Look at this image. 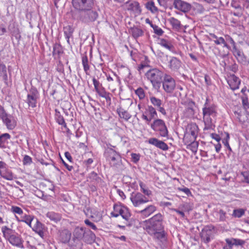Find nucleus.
Returning a JSON list of instances; mask_svg holds the SVG:
<instances>
[{
	"mask_svg": "<svg viewBox=\"0 0 249 249\" xmlns=\"http://www.w3.org/2000/svg\"><path fill=\"white\" fill-rule=\"evenodd\" d=\"M203 120L205 126L204 131L213 130L215 127L217 116L216 107L213 104L208 103L207 99L202 108Z\"/></svg>",
	"mask_w": 249,
	"mask_h": 249,
	"instance_id": "1",
	"label": "nucleus"
},
{
	"mask_svg": "<svg viewBox=\"0 0 249 249\" xmlns=\"http://www.w3.org/2000/svg\"><path fill=\"white\" fill-rule=\"evenodd\" d=\"M1 231L5 239L12 246L22 249H24L23 239L15 230L4 226L2 227Z\"/></svg>",
	"mask_w": 249,
	"mask_h": 249,
	"instance_id": "2",
	"label": "nucleus"
},
{
	"mask_svg": "<svg viewBox=\"0 0 249 249\" xmlns=\"http://www.w3.org/2000/svg\"><path fill=\"white\" fill-rule=\"evenodd\" d=\"M163 215L160 213L154 215L153 217L145 221L144 229L148 233H155L156 231L163 230Z\"/></svg>",
	"mask_w": 249,
	"mask_h": 249,
	"instance_id": "3",
	"label": "nucleus"
},
{
	"mask_svg": "<svg viewBox=\"0 0 249 249\" xmlns=\"http://www.w3.org/2000/svg\"><path fill=\"white\" fill-rule=\"evenodd\" d=\"M165 75L166 74L162 71L156 68L150 69L145 73L146 78L155 88L160 87Z\"/></svg>",
	"mask_w": 249,
	"mask_h": 249,
	"instance_id": "4",
	"label": "nucleus"
},
{
	"mask_svg": "<svg viewBox=\"0 0 249 249\" xmlns=\"http://www.w3.org/2000/svg\"><path fill=\"white\" fill-rule=\"evenodd\" d=\"M105 156L110 165L116 168H120L122 166V157L120 154L112 148L106 149Z\"/></svg>",
	"mask_w": 249,
	"mask_h": 249,
	"instance_id": "5",
	"label": "nucleus"
},
{
	"mask_svg": "<svg viewBox=\"0 0 249 249\" xmlns=\"http://www.w3.org/2000/svg\"><path fill=\"white\" fill-rule=\"evenodd\" d=\"M98 17L97 11L93 8H90L79 12L77 19L83 22L89 23L94 22Z\"/></svg>",
	"mask_w": 249,
	"mask_h": 249,
	"instance_id": "6",
	"label": "nucleus"
},
{
	"mask_svg": "<svg viewBox=\"0 0 249 249\" xmlns=\"http://www.w3.org/2000/svg\"><path fill=\"white\" fill-rule=\"evenodd\" d=\"M151 127L155 131L159 132L160 136L167 137L168 131L164 122L160 119L155 120L150 125Z\"/></svg>",
	"mask_w": 249,
	"mask_h": 249,
	"instance_id": "7",
	"label": "nucleus"
},
{
	"mask_svg": "<svg viewBox=\"0 0 249 249\" xmlns=\"http://www.w3.org/2000/svg\"><path fill=\"white\" fill-rule=\"evenodd\" d=\"M111 215L115 217L121 215L126 220H128L131 215L128 209L126 207L116 204L114 205L113 211L111 212Z\"/></svg>",
	"mask_w": 249,
	"mask_h": 249,
	"instance_id": "8",
	"label": "nucleus"
},
{
	"mask_svg": "<svg viewBox=\"0 0 249 249\" xmlns=\"http://www.w3.org/2000/svg\"><path fill=\"white\" fill-rule=\"evenodd\" d=\"M73 7L79 12L94 7V0H72Z\"/></svg>",
	"mask_w": 249,
	"mask_h": 249,
	"instance_id": "9",
	"label": "nucleus"
},
{
	"mask_svg": "<svg viewBox=\"0 0 249 249\" xmlns=\"http://www.w3.org/2000/svg\"><path fill=\"white\" fill-rule=\"evenodd\" d=\"M130 199L135 207H139L142 204L149 201L147 197L139 192L131 193Z\"/></svg>",
	"mask_w": 249,
	"mask_h": 249,
	"instance_id": "10",
	"label": "nucleus"
},
{
	"mask_svg": "<svg viewBox=\"0 0 249 249\" xmlns=\"http://www.w3.org/2000/svg\"><path fill=\"white\" fill-rule=\"evenodd\" d=\"M39 94L36 88L32 87L29 90L27 96L26 102L29 107L33 108L36 106L37 100L39 98Z\"/></svg>",
	"mask_w": 249,
	"mask_h": 249,
	"instance_id": "11",
	"label": "nucleus"
},
{
	"mask_svg": "<svg viewBox=\"0 0 249 249\" xmlns=\"http://www.w3.org/2000/svg\"><path fill=\"white\" fill-rule=\"evenodd\" d=\"M214 227L212 225L205 226L200 233L201 239L205 243H208L210 242L211 238H213L214 233Z\"/></svg>",
	"mask_w": 249,
	"mask_h": 249,
	"instance_id": "12",
	"label": "nucleus"
},
{
	"mask_svg": "<svg viewBox=\"0 0 249 249\" xmlns=\"http://www.w3.org/2000/svg\"><path fill=\"white\" fill-rule=\"evenodd\" d=\"M164 90L167 93H171L175 88L176 83L174 79L169 75H165L162 81Z\"/></svg>",
	"mask_w": 249,
	"mask_h": 249,
	"instance_id": "13",
	"label": "nucleus"
},
{
	"mask_svg": "<svg viewBox=\"0 0 249 249\" xmlns=\"http://www.w3.org/2000/svg\"><path fill=\"white\" fill-rule=\"evenodd\" d=\"M173 6L175 9L185 13L189 12L192 8L190 3L182 0H174Z\"/></svg>",
	"mask_w": 249,
	"mask_h": 249,
	"instance_id": "14",
	"label": "nucleus"
},
{
	"mask_svg": "<svg viewBox=\"0 0 249 249\" xmlns=\"http://www.w3.org/2000/svg\"><path fill=\"white\" fill-rule=\"evenodd\" d=\"M3 123L9 129H13L17 125V122L14 117L7 113H3L1 117Z\"/></svg>",
	"mask_w": 249,
	"mask_h": 249,
	"instance_id": "15",
	"label": "nucleus"
},
{
	"mask_svg": "<svg viewBox=\"0 0 249 249\" xmlns=\"http://www.w3.org/2000/svg\"><path fill=\"white\" fill-rule=\"evenodd\" d=\"M146 112L148 113L149 116L148 117L147 115L143 113L142 116V118L144 120L147 124H149L152 119H155L157 117V113L156 109L152 106H148L147 107V108L146 109L145 113Z\"/></svg>",
	"mask_w": 249,
	"mask_h": 249,
	"instance_id": "16",
	"label": "nucleus"
},
{
	"mask_svg": "<svg viewBox=\"0 0 249 249\" xmlns=\"http://www.w3.org/2000/svg\"><path fill=\"white\" fill-rule=\"evenodd\" d=\"M227 82L232 90L238 89L241 83L240 79L234 74H231L228 76Z\"/></svg>",
	"mask_w": 249,
	"mask_h": 249,
	"instance_id": "17",
	"label": "nucleus"
},
{
	"mask_svg": "<svg viewBox=\"0 0 249 249\" xmlns=\"http://www.w3.org/2000/svg\"><path fill=\"white\" fill-rule=\"evenodd\" d=\"M30 227L40 237L44 236V225L36 218L34 219Z\"/></svg>",
	"mask_w": 249,
	"mask_h": 249,
	"instance_id": "18",
	"label": "nucleus"
},
{
	"mask_svg": "<svg viewBox=\"0 0 249 249\" xmlns=\"http://www.w3.org/2000/svg\"><path fill=\"white\" fill-rule=\"evenodd\" d=\"M157 210V207L154 205H149L146 206L144 209L139 211L137 213L140 216L143 218H146Z\"/></svg>",
	"mask_w": 249,
	"mask_h": 249,
	"instance_id": "19",
	"label": "nucleus"
},
{
	"mask_svg": "<svg viewBox=\"0 0 249 249\" xmlns=\"http://www.w3.org/2000/svg\"><path fill=\"white\" fill-rule=\"evenodd\" d=\"M11 139V136L8 133H4L0 135V148L8 151L10 147L8 141Z\"/></svg>",
	"mask_w": 249,
	"mask_h": 249,
	"instance_id": "20",
	"label": "nucleus"
},
{
	"mask_svg": "<svg viewBox=\"0 0 249 249\" xmlns=\"http://www.w3.org/2000/svg\"><path fill=\"white\" fill-rule=\"evenodd\" d=\"M149 143L152 144L157 148H159L162 150H167L168 149V146L166 143L162 141H160L157 138H152L148 140Z\"/></svg>",
	"mask_w": 249,
	"mask_h": 249,
	"instance_id": "21",
	"label": "nucleus"
},
{
	"mask_svg": "<svg viewBox=\"0 0 249 249\" xmlns=\"http://www.w3.org/2000/svg\"><path fill=\"white\" fill-rule=\"evenodd\" d=\"M231 51L238 62L242 63L245 62L246 57L243 52L239 49L237 46H234Z\"/></svg>",
	"mask_w": 249,
	"mask_h": 249,
	"instance_id": "22",
	"label": "nucleus"
},
{
	"mask_svg": "<svg viewBox=\"0 0 249 249\" xmlns=\"http://www.w3.org/2000/svg\"><path fill=\"white\" fill-rule=\"evenodd\" d=\"M181 65V62L177 58L172 57L169 62V68L175 71H178Z\"/></svg>",
	"mask_w": 249,
	"mask_h": 249,
	"instance_id": "23",
	"label": "nucleus"
},
{
	"mask_svg": "<svg viewBox=\"0 0 249 249\" xmlns=\"http://www.w3.org/2000/svg\"><path fill=\"white\" fill-rule=\"evenodd\" d=\"M83 239L85 242L90 244L95 241V235L90 230L86 229Z\"/></svg>",
	"mask_w": 249,
	"mask_h": 249,
	"instance_id": "24",
	"label": "nucleus"
},
{
	"mask_svg": "<svg viewBox=\"0 0 249 249\" xmlns=\"http://www.w3.org/2000/svg\"><path fill=\"white\" fill-rule=\"evenodd\" d=\"M188 132L193 137V141H195L198 135V128L195 123H192L188 125Z\"/></svg>",
	"mask_w": 249,
	"mask_h": 249,
	"instance_id": "25",
	"label": "nucleus"
},
{
	"mask_svg": "<svg viewBox=\"0 0 249 249\" xmlns=\"http://www.w3.org/2000/svg\"><path fill=\"white\" fill-rule=\"evenodd\" d=\"M86 230V229L84 227H76L73 232V238L82 240L84 236V233Z\"/></svg>",
	"mask_w": 249,
	"mask_h": 249,
	"instance_id": "26",
	"label": "nucleus"
},
{
	"mask_svg": "<svg viewBox=\"0 0 249 249\" xmlns=\"http://www.w3.org/2000/svg\"><path fill=\"white\" fill-rule=\"evenodd\" d=\"M0 175L2 178L8 180H12L14 178V176L12 171L7 169L6 167L3 168L0 172Z\"/></svg>",
	"mask_w": 249,
	"mask_h": 249,
	"instance_id": "27",
	"label": "nucleus"
},
{
	"mask_svg": "<svg viewBox=\"0 0 249 249\" xmlns=\"http://www.w3.org/2000/svg\"><path fill=\"white\" fill-rule=\"evenodd\" d=\"M71 237V233L68 230H64L60 232L59 238L60 241L63 243H68Z\"/></svg>",
	"mask_w": 249,
	"mask_h": 249,
	"instance_id": "28",
	"label": "nucleus"
},
{
	"mask_svg": "<svg viewBox=\"0 0 249 249\" xmlns=\"http://www.w3.org/2000/svg\"><path fill=\"white\" fill-rule=\"evenodd\" d=\"M158 43L161 46L164 47L170 51H173V50L174 49V47L172 44L171 42L165 39L159 38Z\"/></svg>",
	"mask_w": 249,
	"mask_h": 249,
	"instance_id": "29",
	"label": "nucleus"
},
{
	"mask_svg": "<svg viewBox=\"0 0 249 249\" xmlns=\"http://www.w3.org/2000/svg\"><path fill=\"white\" fill-rule=\"evenodd\" d=\"M63 30L67 41L70 44V38L72 36L73 29L71 26L68 25L63 28Z\"/></svg>",
	"mask_w": 249,
	"mask_h": 249,
	"instance_id": "30",
	"label": "nucleus"
},
{
	"mask_svg": "<svg viewBox=\"0 0 249 249\" xmlns=\"http://www.w3.org/2000/svg\"><path fill=\"white\" fill-rule=\"evenodd\" d=\"M169 23L172 26V28L177 31L180 29L181 24L180 21L174 17L170 18L168 19Z\"/></svg>",
	"mask_w": 249,
	"mask_h": 249,
	"instance_id": "31",
	"label": "nucleus"
},
{
	"mask_svg": "<svg viewBox=\"0 0 249 249\" xmlns=\"http://www.w3.org/2000/svg\"><path fill=\"white\" fill-rule=\"evenodd\" d=\"M117 112L121 118H123L126 121L128 120L131 117V115L126 110H125L122 107L117 108Z\"/></svg>",
	"mask_w": 249,
	"mask_h": 249,
	"instance_id": "32",
	"label": "nucleus"
},
{
	"mask_svg": "<svg viewBox=\"0 0 249 249\" xmlns=\"http://www.w3.org/2000/svg\"><path fill=\"white\" fill-rule=\"evenodd\" d=\"M46 216L51 220L54 221V222H57L59 221L61 218V216L60 214L55 213L53 212H49L46 214Z\"/></svg>",
	"mask_w": 249,
	"mask_h": 249,
	"instance_id": "33",
	"label": "nucleus"
},
{
	"mask_svg": "<svg viewBox=\"0 0 249 249\" xmlns=\"http://www.w3.org/2000/svg\"><path fill=\"white\" fill-rule=\"evenodd\" d=\"M217 216L220 222H224L228 219L229 217L226 211L223 209H219L217 212Z\"/></svg>",
	"mask_w": 249,
	"mask_h": 249,
	"instance_id": "34",
	"label": "nucleus"
},
{
	"mask_svg": "<svg viewBox=\"0 0 249 249\" xmlns=\"http://www.w3.org/2000/svg\"><path fill=\"white\" fill-rule=\"evenodd\" d=\"M195 103L193 101H190L188 103L187 107L185 110L187 113V115L188 117H192L195 114V110L194 107L195 106Z\"/></svg>",
	"mask_w": 249,
	"mask_h": 249,
	"instance_id": "35",
	"label": "nucleus"
},
{
	"mask_svg": "<svg viewBox=\"0 0 249 249\" xmlns=\"http://www.w3.org/2000/svg\"><path fill=\"white\" fill-rule=\"evenodd\" d=\"M125 5L127 9L129 11H137L140 8L139 4L136 1H133L132 2H127Z\"/></svg>",
	"mask_w": 249,
	"mask_h": 249,
	"instance_id": "36",
	"label": "nucleus"
},
{
	"mask_svg": "<svg viewBox=\"0 0 249 249\" xmlns=\"http://www.w3.org/2000/svg\"><path fill=\"white\" fill-rule=\"evenodd\" d=\"M210 40L213 41L216 45H220L225 42V39L222 37H218L214 34H210Z\"/></svg>",
	"mask_w": 249,
	"mask_h": 249,
	"instance_id": "37",
	"label": "nucleus"
},
{
	"mask_svg": "<svg viewBox=\"0 0 249 249\" xmlns=\"http://www.w3.org/2000/svg\"><path fill=\"white\" fill-rule=\"evenodd\" d=\"M145 6L147 10H149L153 14H155L158 11V9L155 6L154 2L152 0L147 1L145 4Z\"/></svg>",
	"mask_w": 249,
	"mask_h": 249,
	"instance_id": "38",
	"label": "nucleus"
},
{
	"mask_svg": "<svg viewBox=\"0 0 249 249\" xmlns=\"http://www.w3.org/2000/svg\"><path fill=\"white\" fill-rule=\"evenodd\" d=\"M71 245L72 249H82L83 243L80 239L73 238Z\"/></svg>",
	"mask_w": 249,
	"mask_h": 249,
	"instance_id": "39",
	"label": "nucleus"
},
{
	"mask_svg": "<svg viewBox=\"0 0 249 249\" xmlns=\"http://www.w3.org/2000/svg\"><path fill=\"white\" fill-rule=\"evenodd\" d=\"M131 31L132 36L135 38H137L138 37L141 36L143 35V31L138 27L132 28H131Z\"/></svg>",
	"mask_w": 249,
	"mask_h": 249,
	"instance_id": "40",
	"label": "nucleus"
},
{
	"mask_svg": "<svg viewBox=\"0 0 249 249\" xmlns=\"http://www.w3.org/2000/svg\"><path fill=\"white\" fill-rule=\"evenodd\" d=\"M82 63L84 68V70L85 73L88 74V71L89 70V60L88 56L86 55H83L82 57Z\"/></svg>",
	"mask_w": 249,
	"mask_h": 249,
	"instance_id": "41",
	"label": "nucleus"
},
{
	"mask_svg": "<svg viewBox=\"0 0 249 249\" xmlns=\"http://www.w3.org/2000/svg\"><path fill=\"white\" fill-rule=\"evenodd\" d=\"M150 235H153L154 238L159 240H164L165 237V233L163 230L161 231H157L153 233H149Z\"/></svg>",
	"mask_w": 249,
	"mask_h": 249,
	"instance_id": "42",
	"label": "nucleus"
},
{
	"mask_svg": "<svg viewBox=\"0 0 249 249\" xmlns=\"http://www.w3.org/2000/svg\"><path fill=\"white\" fill-rule=\"evenodd\" d=\"M62 53L63 50L61 46L59 44H54L53 46V55H58L59 56Z\"/></svg>",
	"mask_w": 249,
	"mask_h": 249,
	"instance_id": "43",
	"label": "nucleus"
},
{
	"mask_svg": "<svg viewBox=\"0 0 249 249\" xmlns=\"http://www.w3.org/2000/svg\"><path fill=\"white\" fill-rule=\"evenodd\" d=\"M139 185L141 187V191L147 196H150L152 194V192L148 189L146 185L142 181L139 182Z\"/></svg>",
	"mask_w": 249,
	"mask_h": 249,
	"instance_id": "44",
	"label": "nucleus"
},
{
	"mask_svg": "<svg viewBox=\"0 0 249 249\" xmlns=\"http://www.w3.org/2000/svg\"><path fill=\"white\" fill-rule=\"evenodd\" d=\"M89 178L91 181L94 182V183H100L102 180L101 178L98 176L97 174L94 172L90 173L89 174Z\"/></svg>",
	"mask_w": 249,
	"mask_h": 249,
	"instance_id": "45",
	"label": "nucleus"
},
{
	"mask_svg": "<svg viewBox=\"0 0 249 249\" xmlns=\"http://www.w3.org/2000/svg\"><path fill=\"white\" fill-rule=\"evenodd\" d=\"M35 217L33 216H31L30 215L25 214L22 217L21 221L24 222L28 224L30 227L32 224L34 219H35Z\"/></svg>",
	"mask_w": 249,
	"mask_h": 249,
	"instance_id": "46",
	"label": "nucleus"
},
{
	"mask_svg": "<svg viewBox=\"0 0 249 249\" xmlns=\"http://www.w3.org/2000/svg\"><path fill=\"white\" fill-rule=\"evenodd\" d=\"M0 77H2L5 81L7 80L6 67L4 64L1 63H0Z\"/></svg>",
	"mask_w": 249,
	"mask_h": 249,
	"instance_id": "47",
	"label": "nucleus"
},
{
	"mask_svg": "<svg viewBox=\"0 0 249 249\" xmlns=\"http://www.w3.org/2000/svg\"><path fill=\"white\" fill-rule=\"evenodd\" d=\"M150 100L152 105L157 107H160V106L162 105V101L160 99H158L155 97H151L150 98Z\"/></svg>",
	"mask_w": 249,
	"mask_h": 249,
	"instance_id": "48",
	"label": "nucleus"
},
{
	"mask_svg": "<svg viewBox=\"0 0 249 249\" xmlns=\"http://www.w3.org/2000/svg\"><path fill=\"white\" fill-rule=\"evenodd\" d=\"M225 135H226L225 138L222 139V142L230 152L232 151L231 148L230 147L229 143V140L230 139V135L227 132H225Z\"/></svg>",
	"mask_w": 249,
	"mask_h": 249,
	"instance_id": "49",
	"label": "nucleus"
},
{
	"mask_svg": "<svg viewBox=\"0 0 249 249\" xmlns=\"http://www.w3.org/2000/svg\"><path fill=\"white\" fill-rule=\"evenodd\" d=\"M135 93L140 100L143 99L145 96V92L142 88H139L135 90Z\"/></svg>",
	"mask_w": 249,
	"mask_h": 249,
	"instance_id": "50",
	"label": "nucleus"
},
{
	"mask_svg": "<svg viewBox=\"0 0 249 249\" xmlns=\"http://www.w3.org/2000/svg\"><path fill=\"white\" fill-rule=\"evenodd\" d=\"M55 119L59 124L64 123L65 120L63 117L61 115L60 112L56 110H55Z\"/></svg>",
	"mask_w": 249,
	"mask_h": 249,
	"instance_id": "51",
	"label": "nucleus"
},
{
	"mask_svg": "<svg viewBox=\"0 0 249 249\" xmlns=\"http://www.w3.org/2000/svg\"><path fill=\"white\" fill-rule=\"evenodd\" d=\"M245 214V210L243 209H238L233 210L232 215L235 217H241Z\"/></svg>",
	"mask_w": 249,
	"mask_h": 249,
	"instance_id": "52",
	"label": "nucleus"
},
{
	"mask_svg": "<svg viewBox=\"0 0 249 249\" xmlns=\"http://www.w3.org/2000/svg\"><path fill=\"white\" fill-rule=\"evenodd\" d=\"M151 27L153 29L154 33L159 36L162 35L164 33L161 28L155 24H151Z\"/></svg>",
	"mask_w": 249,
	"mask_h": 249,
	"instance_id": "53",
	"label": "nucleus"
},
{
	"mask_svg": "<svg viewBox=\"0 0 249 249\" xmlns=\"http://www.w3.org/2000/svg\"><path fill=\"white\" fill-rule=\"evenodd\" d=\"M242 105L245 109H247L249 108V103L248 102V97L246 94L243 95L241 97Z\"/></svg>",
	"mask_w": 249,
	"mask_h": 249,
	"instance_id": "54",
	"label": "nucleus"
},
{
	"mask_svg": "<svg viewBox=\"0 0 249 249\" xmlns=\"http://www.w3.org/2000/svg\"><path fill=\"white\" fill-rule=\"evenodd\" d=\"M84 222L87 226L93 230H97V228L96 227V225L90 221L88 219H85Z\"/></svg>",
	"mask_w": 249,
	"mask_h": 249,
	"instance_id": "55",
	"label": "nucleus"
},
{
	"mask_svg": "<svg viewBox=\"0 0 249 249\" xmlns=\"http://www.w3.org/2000/svg\"><path fill=\"white\" fill-rule=\"evenodd\" d=\"M92 81L95 90L96 92L98 90L102 87V84H100V82L94 77L92 79Z\"/></svg>",
	"mask_w": 249,
	"mask_h": 249,
	"instance_id": "56",
	"label": "nucleus"
},
{
	"mask_svg": "<svg viewBox=\"0 0 249 249\" xmlns=\"http://www.w3.org/2000/svg\"><path fill=\"white\" fill-rule=\"evenodd\" d=\"M189 146L190 147L191 150L193 152H196L198 146V143L195 142V141H193V142L190 143Z\"/></svg>",
	"mask_w": 249,
	"mask_h": 249,
	"instance_id": "57",
	"label": "nucleus"
},
{
	"mask_svg": "<svg viewBox=\"0 0 249 249\" xmlns=\"http://www.w3.org/2000/svg\"><path fill=\"white\" fill-rule=\"evenodd\" d=\"M11 211L15 213L21 214L23 213L22 210L19 207L16 206H13L11 207Z\"/></svg>",
	"mask_w": 249,
	"mask_h": 249,
	"instance_id": "58",
	"label": "nucleus"
},
{
	"mask_svg": "<svg viewBox=\"0 0 249 249\" xmlns=\"http://www.w3.org/2000/svg\"><path fill=\"white\" fill-rule=\"evenodd\" d=\"M233 241L234 245L236 246H243L245 244V241L244 240L240 239H236L233 238Z\"/></svg>",
	"mask_w": 249,
	"mask_h": 249,
	"instance_id": "59",
	"label": "nucleus"
},
{
	"mask_svg": "<svg viewBox=\"0 0 249 249\" xmlns=\"http://www.w3.org/2000/svg\"><path fill=\"white\" fill-rule=\"evenodd\" d=\"M12 35L15 36L16 38L18 40H19L21 37V36L20 35V32L18 28H15L14 30L12 32Z\"/></svg>",
	"mask_w": 249,
	"mask_h": 249,
	"instance_id": "60",
	"label": "nucleus"
},
{
	"mask_svg": "<svg viewBox=\"0 0 249 249\" xmlns=\"http://www.w3.org/2000/svg\"><path fill=\"white\" fill-rule=\"evenodd\" d=\"M32 162V158L28 156L25 155L24 157L23 160V163L24 165L26 164H30Z\"/></svg>",
	"mask_w": 249,
	"mask_h": 249,
	"instance_id": "61",
	"label": "nucleus"
},
{
	"mask_svg": "<svg viewBox=\"0 0 249 249\" xmlns=\"http://www.w3.org/2000/svg\"><path fill=\"white\" fill-rule=\"evenodd\" d=\"M96 92L98 94V95L102 97H104L105 95H106L108 92H107L104 88L102 87L99 90H98Z\"/></svg>",
	"mask_w": 249,
	"mask_h": 249,
	"instance_id": "62",
	"label": "nucleus"
},
{
	"mask_svg": "<svg viewBox=\"0 0 249 249\" xmlns=\"http://www.w3.org/2000/svg\"><path fill=\"white\" fill-rule=\"evenodd\" d=\"M178 190L184 192L187 196L191 195V192L188 188L185 187L182 188H178Z\"/></svg>",
	"mask_w": 249,
	"mask_h": 249,
	"instance_id": "63",
	"label": "nucleus"
},
{
	"mask_svg": "<svg viewBox=\"0 0 249 249\" xmlns=\"http://www.w3.org/2000/svg\"><path fill=\"white\" fill-rule=\"evenodd\" d=\"M111 97L112 94L109 92L107 93V94L104 96L103 98H105L107 101V103L110 105L111 103Z\"/></svg>",
	"mask_w": 249,
	"mask_h": 249,
	"instance_id": "64",
	"label": "nucleus"
}]
</instances>
